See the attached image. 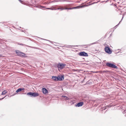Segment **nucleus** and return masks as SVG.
<instances>
[{
	"instance_id": "nucleus-1",
	"label": "nucleus",
	"mask_w": 126,
	"mask_h": 126,
	"mask_svg": "<svg viewBox=\"0 0 126 126\" xmlns=\"http://www.w3.org/2000/svg\"><path fill=\"white\" fill-rule=\"evenodd\" d=\"M70 6V5L67 4L64 6L60 5L58 6L56 5L55 7L50 8V10H57L60 9L61 10H72L73 9H76L82 8L83 7L82 6H79L72 7H69Z\"/></svg>"
},
{
	"instance_id": "nucleus-2",
	"label": "nucleus",
	"mask_w": 126,
	"mask_h": 126,
	"mask_svg": "<svg viewBox=\"0 0 126 126\" xmlns=\"http://www.w3.org/2000/svg\"><path fill=\"white\" fill-rule=\"evenodd\" d=\"M114 63H112L109 62H108L106 63V65L107 66L110 68L117 69H118L117 66L114 64Z\"/></svg>"
},
{
	"instance_id": "nucleus-3",
	"label": "nucleus",
	"mask_w": 126,
	"mask_h": 126,
	"mask_svg": "<svg viewBox=\"0 0 126 126\" xmlns=\"http://www.w3.org/2000/svg\"><path fill=\"white\" fill-rule=\"evenodd\" d=\"M66 65V64L65 63H59L57 64V66L58 70H59L63 69Z\"/></svg>"
},
{
	"instance_id": "nucleus-4",
	"label": "nucleus",
	"mask_w": 126,
	"mask_h": 126,
	"mask_svg": "<svg viewBox=\"0 0 126 126\" xmlns=\"http://www.w3.org/2000/svg\"><path fill=\"white\" fill-rule=\"evenodd\" d=\"M96 43H97L96 42L92 43H91L90 44H88V45H76V46H70L71 47H78V46H80V47H83L84 46H86L87 47H85L86 48H87V47L88 46H90V45L94 44H96Z\"/></svg>"
},
{
	"instance_id": "nucleus-5",
	"label": "nucleus",
	"mask_w": 126,
	"mask_h": 126,
	"mask_svg": "<svg viewBox=\"0 0 126 126\" xmlns=\"http://www.w3.org/2000/svg\"><path fill=\"white\" fill-rule=\"evenodd\" d=\"M104 49L105 52L109 54H111L112 52V50L110 49V48L108 46L105 47Z\"/></svg>"
},
{
	"instance_id": "nucleus-6",
	"label": "nucleus",
	"mask_w": 126,
	"mask_h": 126,
	"mask_svg": "<svg viewBox=\"0 0 126 126\" xmlns=\"http://www.w3.org/2000/svg\"><path fill=\"white\" fill-rule=\"evenodd\" d=\"M78 55L80 56H82L87 57L88 56L87 53L84 51L81 52L79 53Z\"/></svg>"
},
{
	"instance_id": "nucleus-7",
	"label": "nucleus",
	"mask_w": 126,
	"mask_h": 126,
	"mask_svg": "<svg viewBox=\"0 0 126 126\" xmlns=\"http://www.w3.org/2000/svg\"><path fill=\"white\" fill-rule=\"evenodd\" d=\"M83 102H81L77 103L75 105V106L77 107H79L82 106L83 104Z\"/></svg>"
},
{
	"instance_id": "nucleus-8",
	"label": "nucleus",
	"mask_w": 126,
	"mask_h": 126,
	"mask_svg": "<svg viewBox=\"0 0 126 126\" xmlns=\"http://www.w3.org/2000/svg\"><path fill=\"white\" fill-rule=\"evenodd\" d=\"M58 81H63L64 79V76L63 75H59L58 76Z\"/></svg>"
},
{
	"instance_id": "nucleus-9",
	"label": "nucleus",
	"mask_w": 126,
	"mask_h": 126,
	"mask_svg": "<svg viewBox=\"0 0 126 126\" xmlns=\"http://www.w3.org/2000/svg\"><path fill=\"white\" fill-rule=\"evenodd\" d=\"M52 79L55 81H58V76H53Z\"/></svg>"
},
{
	"instance_id": "nucleus-10",
	"label": "nucleus",
	"mask_w": 126,
	"mask_h": 126,
	"mask_svg": "<svg viewBox=\"0 0 126 126\" xmlns=\"http://www.w3.org/2000/svg\"><path fill=\"white\" fill-rule=\"evenodd\" d=\"M35 7L36 8H38L42 9H43L44 8H46V6H41L39 5H36Z\"/></svg>"
},
{
	"instance_id": "nucleus-11",
	"label": "nucleus",
	"mask_w": 126,
	"mask_h": 126,
	"mask_svg": "<svg viewBox=\"0 0 126 126\" xmlns=\"http://www.w3.org/2000/svg\"><path fill=\"white\" fill-rule=\"evenodd\" d=\"M42 91L43 93L45 94L48 93V91L45 88H42Z\"/></svg>"
},
{
	"instance_id": "nucleus-12",
	"label": "nucleus",
	"mask_w": 126,
	"mask_h": 126,
	"mask_svg": "<svg viewBox=\"0 0 126 126\" xmlns=\"http://www.w3.org/2000/svg\"><path fill=\"white\" fill-rule=\"evenodd\" d=\"M39 95V94L38 93L35 92H32V97H34L37 96Z\"/></svg>"
},
{
	"instance_id": "nucleus-13",
	"label": "nucleus",
	"mask_w": 126,
	"mask_h": 126,
	"mask_svg": "<svg viewBox=\"0 0 126 126\" xmlns=\"http://www.w3.org/2000/svg\"><path fill=\"white\" fill-rule=\"evenodd\" d=\"M61 97L63 100H66L69 99V98L65 96L62 95Z\"/></svg>"
},
{
	"instance_id": "nucleus-14",
	"label": "nucleus",
	"mask_w": 126,
	"mask_h": 126,
	"mask_svg": "<svg viewBox=\"0 0 126 126\" xmlns=\"http://www.w3.org/2000/svg\"><path fill=\"white\" fill-rule=\"evenodd\" d=\"M15 51L16 53L17 54V56L19 57H21V54L20 53L22 52L18 50H16Z\"/></svg>"
},
{
	"instance_id": "nucleus-15",
	"label": "nucleus",
	"mask_w": 126,
	"mask_h": 126,
	"mask_svg": "<svg viewBox=\"0 0 126 126\" xmlns=\"http://www.w3.org/2000/svg\"><path fill=\"white\" fill-rule=\"evenodd\" d=\"M25 89L24 88H20L18 89L16 91V92L18 93L24 90Z\"/></svg>"
},
{
	"instance_id": "nucleus-16",
	"label": "nucleus",
	"mask_w": 126,
	"mask_h": 126,
	"mask_svg": "<svg viewBox=\"0 0 126 126\" xmlns=\"http://www.w3.org/2000/svg\"><path fill=\"white\" fill-rule=\"evenodd\" d=\"M18 45H19L25 46H26L27 47H31V48H33V47L29 46L27 45L24 44H22V43H18Z\"/></svg>"
},
{
	"instance_id": "nucleus-17",
	"label": "nucleus",
	"mask_w": 126,
	"mask_h": 126,
	"mask_svg": "<svg viewBox=\"0 0 126 126\" xmlns=\"http://www.w3.org/2000/svg\"><path fill=\"white\" fill-rule=\"evenodd\" d=\"M76 100L75 99H72L70 101L69 103L71 105L75 103Z\"/></svg>"
},
{
	"instance_id": "nucleus-18",
	"label": "nucleus",
	"mask_w": 126,
	"mask_h": 126,
	"mask_svg": "<svg viewBox=\"0 0 126 126\" xmlns=\"http://www.w3.org/2000/svg\"><path fill=\"white\" fill-rule=\"evenodd\" d=\"M20 53L21 54V57H26L25 56V55H26L25 54V53H23L22 52H21Z\"/></svg>"
},
{
	"instance_id": "nucleus-19",
	"label": "nucleus",
	"mask_w": 126,
	"mask_h": 126,
	"mask_svg": "<svg viewBox=\"0 0 126 126\" xmlns=\"http://www.w3.org/2000/svg\"><path fill=\"white\" fill-rule=\"evenodd\" d=\"M27 95L30 97H32V92H30L27 94Z\"/></svg>"
},
{
	"instance_id": "nucleus-20",
	"label": "nucleus",
	"mask_w": 126,
	"mask_h": 126,
	"mask_svg": "<svg viewBox=\"0 0 126 126\" xmlns=\"http://www.w3.org/2000/svg\"><path fill=\"white\" fill-rule=\"evenodd\" d=\"M7 92L6 90H4L2 92L1 95H5L7 93Z\"/></svg>"
},
{
	"instance_id": "nucleus-21",
	"label": "nucleus",
	"mask_w": 126,
	"mask_h": 126,
	"mask_svg": "<svg viewBox=\"0 0 126 126\" xmlns=\"http://www.w3.org/2000/svg\"><path fill=\"white\" fill-rule=\"evenodd\" d=\"M110 71L108 70H104L102 71L103 73H107L108 72H109Z\"/></svg>"
},
{
	"instance_id": "nucleus-22",
	"label": "nucleus",
	"mask_w": 126,
	"mask_h": 126,
	"mask_svg": "<svg viewBox=\"0 0 126 126\" xmlns=\"http://www.w3.org/2000/svg\"><path fill=\"white\" fill-rule=\"evenodd\" d=\"M123 17H124V15H123V17H122V19H121V20L120 21V22H119V23L118 24H117V25L116 26H115V27H115V28L117 27V26H118V25L120 23V22H121V21H122V19H123Z\"/></svg>"
},
{
	"instance_id": "nucleus-23",
	"label": "nucleus",
	"mask_w": 126,
	"mask_h": 126,
	"mask_svg": "<svg viewBox=\"0 0 126 126\" xmlns=\"http://www.w3.org/2000/svg\"><path fill=\"white\" fill-rule=\"evenodd\" d=\"M41 39H42L43 40H46V41H48L49 42H50L51 43H52V41H50V40H47V39H43V38H41Z\"/></svg>"
},
{
	"instance_id": "nucleus-24",
	"label": "nucleus",
	"mask_w": 126,
	"mask_h": 126,
	"mask_svg": "<svg viewBox=\"0 0 126 126\" xmlns=\"http://www.w3.org/2000/svg\"><path fill=\"white\" fill-rule=\"evenodd\" d=\"M49 9V10H50V8H43V10H45V9Z\"/></svg>"
},
{
	"instance_id": "nucleus-25",
	"label": "nucleus",
	"mask_w": 126,
	"mask_h": 126,
	"mask_svg": "<svg viewBox=\"0 0 126 126\" xmlns=\"http://www.w3.org/2000/svg\"><path fill=\"white\" fill-rule=\"evenodd\" d=\"M6 96V95L4 97H3L2 98H0V100H1L3 99Z\"/></svg>"
},
{
	"instance_id": "nucleus-26",
	"label": "nucleus",
	"mask_w": 126,
	"mask_h": 126,
	"mask_svg": "<svg viewBox=\"0 0 126 126\" xmlns=\"http://www.w3.org/2000/svg\"><path fill=\"white\" fill-rule=\"evenodd\" d=\"M50 2H46L45 3L46 4H49Z\"/></svg>"
},
{
	"instance_id": "nucleus-27",
	"label": "nucleus",
	"mask_w": 126,
	"mask_h": 126,
	"mask_svg": "<svg viewBox=\"0 0 126 126\" xmlns=\"http://www.w3.org/2000/svg\"><path fill=\"white\" fill-rule=\"evenodd\" d=\"M18 0L20 2H21V3H22V0Z\"/></svg>"
},
{
	"instance_id": "nucleus-28",
	"label": "nucleus",
	"mask_w": 126,
	"mask_h": 126,
	"mask_svg": "<svg viewBox=\"0 0 126 126\" xmlns=\"http://www.w3.org/2000/svg\"><path fill=\"white\" fill-rule=\"evenodd\" d=\"M125 111H126V110H124V111H123V113H125L124 112Z\"/></svg>"
},
{
	"instance_id": "nucleus-29",
	"label": "nucleus",
	"mask_w": 126,
	"mask_h": 126,
	"mask_svg": "<svg viewBox=\"0 0 126 126\" xmlns=\"http://www.w3.org/2000/svg\"><path fill=\"white\" fill-rule=\"evenodd\" d=\"M66 1V0H62V1Z\"/></svg>"
},
{
	"instance_id": "nucleus-30",
	"label": "nucleus",
	"mask_w": 126,
	"mask_h": 126,
	"mask_svg": "<svg viewBox=\"0 0 126 126\" xmlns=\"http://www.w3.org/2000/svg\"><path fill=\"white\" fill-rule=\"evenodd\" d=\"M2 57V55L0 54V57Z\"/></svg>"
},
{
	"instance_id": "nucleus-31",
	"label": "nucleus",
	"mask_w": 126,
	"mask_h": 126,
	"mask_svg": "<svg viewBox=\"0 0 126 126\" xmlns=\"http://www.w3.org/2000/svg\"><path fill=\"white\" fill-rule=\"evenodd\" d=\"M126 14V12L124 13V15H125Z\"/></svg>"
},
{
	"instance_id": "nucleus-32",
	"label": "nucleus",
	"mask_w": 126,
	"mask_h": 126,
	"mask_svg": "<svg viewBox=\"0 0 126 126\" xmlns=\"http://www.w3.org/2000/svg\"><path fill=\"white\" fill-rule=\"evenodd\" d=\"M95 51H97V50L96 49H95Z\"/></svg>"
},
{
	"instance_id": "nucleus-33",
	"label": "nucleus",
	"mask_w": 126,
	"mask_h": 126,
	"mask_svg": "<svg viewBox=\"0 0 126 126\" xmlns=\"http://www.w3.org/2000/svg\"><path fill=\"white\" fill-rule=\"evenodd\" d=\"M22 32H24V31L23 30H22Z\"/></svg>"
},
{
	"instance_id": "nucleus-34",
	"label": "nucleus",
	"mask_w": 126,
	"mask_h": 126,
	"mask_svg": "<svg viewBox=\"0 0 126 126\" xmlns=\"http://www.w3.org/2000/svg\"><path fill=\"white\" fill-rule=\"evenodd\" d=\"M53 2V1H52L51 2Z\"/></svg>"
},
{
	"instance_id": "nucleus-35",
	"label": "nucleus",
	"mask_w": 126,
	"mask_h": 126,
	"mask_svg": "<svg viewBox=\"0 0 126 126\" xmlns=\"http://www.w3.org/2000/svg\"><path fill=\"white\" fill-rule=\"evenodd\" d=\"M104 110H105V109L104 108Z\"/></svg>"
},
{
	"instance_id": "nucleus-36",
	"label": "nucleus",
	"mask_w": 126,
	"mask_h": 126,
	"mask_svg": "<svg viewBox=\"0 0 126 126\" xmlns=\"http://www.w3.org/2000/svg\"><path fill=\"white\" fill-rule=\"evenodd\" d=\"M119 52H118V53H119Z\"/></svg>"
}]
</instances>
